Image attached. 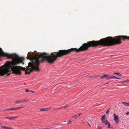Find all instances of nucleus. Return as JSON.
Listing matches in <instances>:
<instances>
[{
	"label": "nucleus",
	"mask_w": 129,
	"mask_h": 129,
	"mask_svg": "<svg viewBox=\"0 0 129 129\" xmlns=\"http://www.w3.org/2000/svg\"><path fill=\"white\" fill-rule=\"evenodd\" d=\"M22 102V100L17 101L15 102V103L17 104H19Z\"/></svg>",
	"instance_id": "obj_12"
},
{
	"label": "nucleus",
	"mask_w": 129,
	"mask_h": 129,
	"mask_svg": "<svg viewBox=\"0 0 129 129\" xmlns=\"http://www.w3.org/2000/svg\"><path fill=\"white\" fill-rule=\"evenodd\" d=\"M87 123L88 124V125H89V126L90 127H91V126L90 125V124L88 122H87Z\"/></svg>",
	"instance_id": "obj_22"
},
{
	"label": "nucleus",
	"mask_w": 129,
	"mask_h": 129,
	"mask_svg": "<svg viewBox=\"0 0 129 129\" xmlns=\"http://www.w3.org/2000/svg\"><path fill=\"white\" fill-rule=\"evenodd\" d=\"M111 79L112 78L117 79H119V78H118L114 76H111Z\"/></svg>",
	"instance_id": "obj_13"
},
{
	"label": "nucleus",
	"mask_w": 129,
	"mask_h": 129,
	"mask_svg": "<svg viewBox=\"0 0 129 129\" xmlns=\"http://www.w3.org/2000/svg\"><path fill=\"white\" fill-rule=\"evenodd\" d=\"M67 107V105H65V106H62V107H60V108H54V110H57L58 109H62L63 108H65Z\"/></svg>",
	"instance_id": "obj_9"
},
{
	"label": "nucleus",
	"mask_w": 129,
	"mask_h": 129,
	"mask_svg": "<svg viewBox=\"0 0 129 129\" xmlns=\"http://www.w3.org/2000/svg\"><path fill=\"white\" fill-rule=\"evenodd\" d=\"M29 101V100H26V102H28Z\"/></svg>",
	"instance_id": "obj_27"
},
{
	"label": "nucleus",
	"mask_w": 129,
	"mask_h": 129,
	"mask_svg": "<svg viewBox=\"0 0 129 129\" xmlns=\"http://www.w3.org/2000/svg\"><path fill=\"white\" fill-rule=\"evenodd\" d=\"M109 112V109H108V110L106 112V114H108Z\"/></svg>",
	"instance_id": "obj_20"
},
{
	"label": "nucleus",
	"mask_w": 129,
	"mask_h": 129,
	"mask_svg": "<svg viewBox=\"0 0 129 129\" xmlns=\"http://www.w3.org/2000/svg\"><path fill=\"white\" fill-rule=\"evenodd\" d=\"M30 92H31L33 93H34L35 92H34L32 90L30 91Z\"/></svg>",
	"instance_id": "obj_21"
},
{
	"label": "nucleus",
	"mask_w": 129,
	"mask_h": 129,
	"mask_svg": "<svg viewBox=\"0 0 129 129\" xmlns=\"http://www.w3.org/2000/svg\"><path fill=\"white\" fill-rule=\"evenodd\" d=\"M102 128V127L101 126H99L98 128V129H101Z\"/></svg>",
	"instance_id": "obj_19"
},
{
	"label": "nucleus",
	"mask_w": 129,
	"mask_h": 129,
	"mask_svg": "<svg viewBox=\"0 0 129 129\" xmlns=\"http://www.w3.org/2000/svg\"><path fill=\"white\" fill-rule=\"evenodd\" d=\"M50 109V108H41L40 109V110L41 111H47L49 110Z\"/></svg>",
	"instance_id": "obj_7"
},
{
	"label": "nucleus",
	"mask_w": 129,
	"mask_h": 129,
	"mask_svg": "<svg viewBox=\"0 0 129 129\" xmlns=\"http://www.w3.org/2000/svg\"><path fill=\"white\" fill-rule=\"evenodd\" d=\"M25 91L26 92H30V90H29L28 89H27Z\"/></svg>",
	"instance_id": "obj_18"
},
{
	"label": "nucleus",
	"mask_w": 129,
	"mask_h": 129,
	"mask_svg": "<svg viewBox=\"0 0 129 129\" xmlns=\"http://www.w3.org/2000/svg\"><path fill=\"white\" fill-rule=\"evenodd\" d=\"M8 110V109H6V110H5L4 111H7Z\"/></svg>",
	"instance_id": "obj_28"
},
{
	"label": "nucleus",
	"mask_w": 129,
	"mask_h": 129,
	"mask_svg": "<svg viewBox=\"0 0 129 129\" xmlns=\"http://www.w3.org/2000/svg\"><path fill=\"white\" fill-rule=\"evenodd\" d=\"M9 72V71L7 68H4V66L0 67V76H8L9 75V74H8Z\"/></svg>",
	"instance_id": "obj_3"
},
{
	"label": "nucleus",
	"mask_w": 129,
	"mask_h": 129,
	"mask_svg": "<svg viewBox=\"0 0 129 129\" xmlns=\"http://www.w3.org/2000/svg\"><path fill=\"white\" fill-rule=\"evenodd\" d=\"M33 100V101H36V100Z\"/></svg>",
	"instance_id": "obj_30"
},
{
	"label": "nucleus",
	"mask_w": 129,
	"mask_h": 129,
	"mask_svg": "<svg viewBox=\"0 0 129 129\" xmlns=\"http://www.w3.org/2000/svg\"><path fill=\"white\" fill-rule=\"evenodd\" d=\"M81 115V113H80L78 114V116H80Z\"/></svg>",
	"instance_id": "obj_29"
},
{
	"label": "nucleus",
	"mask_w": 129,
	"mask_h": 129,
	"mask_svg": "<svg viewBox=\"0 0 129 129\" xmlns=\"http://www.w3.org/2000/svg\"><path fill=\"white\" fill-rule=\"evenodd\" d=\"M75 119H77V118L78 117V116H77L76 115V116H75Z\"/></svg>",
	"instance_id": "obj_26"
},
{
	"label": "nucleus",
	"mask_w": 129,
	"mask_h": 129,
	"mask_svg": "<svg viewBox=\"0 0 129 129\" xmlns=\"http://www.w3.org/2000/svg\"><path fill=\"white\" fill-rule=\"evenodd\" d=\"M129 82V79H127L125 81H124L123 82Z\"/></svg>",
	"instance_id": "obj_17"
},
{
	"label": "nucleus",
	"mask_w": 129,
	"mask_h": 129,
	"mask_svg": "<svg viewBox=\"0 0 129 129\" xmlns=\"http://www.w3.org/2000/svg\"><path fill=\"white\" fill-rule=\"evenodd\" d=\"M5 56L9 58H11L12 60L11 61H8L6 63H5L2 66H4V68H7L9 71L8 73L10 75L11 71L10 70L11 69L12 71V73L14 74H19V72L18 67L17 66H15L20 63H23L24 58L22 57H20L17 55L15 54H9L8 53H4L2 50V48H0V58L2 56Z\"/></svg>",
	"instance_id": "obj_2"
},
{
	"label": "nucleus",
	"mask_w": 129,
	"mask_h": 129,
	"mask_svg": "<svg viewBox=\"0 0 129 129\" xmlns=\"http://www.w3.org/2000/svg\"><path fill=\"white\" fill-rule=\"evenodd\" d=\"M72 122V121H71L70 120H69L68 121V124H70Z\"/></svg>",
	"instance_id": "obj_16"
},
{
	"label": "nucleus",
	"mask_w": 129,
	"mask_h": 129,
	"mask_svg": "<svg viewBox=\"0 0 129 129\" xmlns=\"http://www.w3.org/2000/svg\"><path fill=\"white\" fill-rule=\"evenodd\" d=\"M113 116L114 121L117 124L119 122L118 116L117 115H116L115 113H113Z\"/></svg>",
	"instance_id": "obj_5"
},
{
	"label": "nucleus",
	"mask_w": 129,
	"mask_h": 129,
	"mask_svg": "<svg viewBox=\"0 0 129 129\" xmlns=\"http://www.w3.org/2000/svg\"><path fill=\"white\" fill-rule=\"evenodd\" d=\"M105 115H103L101 118V120L103 123H104L105 125H108V128H110V123L107 120H105Z\"/></svg>",
	"instance_id": "obj_4"
},
{
	"label": "nucleus",
	"mask_w": 129,
	"mask_h": 129,
	"mask_svg": "<svg viewBox=\"0 0 129 129\" xmlns=\"http://www.w3.org/2000/svg\"><path fill=\"white\" fill-rule=\"evenodd\" d=\"M106 79H111V76H108L106 78Z\"/></svg>",
	"instance_id": "obj_14"
},
{
	"label": "nucleus",
	"mask_w": 129,
	"mask_h": 129,
	"mask_svg": "<svg viewBox=\"0 0 129 129\" xmlns=\"http://www.w3.org/2000/svg\"><path fill=\"white\" fill-rule=\"evenodd\" d=\"M76 116V115H75L74 116H72L71 117H72V118H74Z\"/></svg>",
	"instance_id": "obj_24"
},
{
	"label": "nucleus",
	"mask_w": 129,
	"mask_h": 129,
	"mask_svg": "<svg viewBox=\"0 0 129 129\" xmlns=\"http://www.w3.org/2000/svg\"><path fill=\"white\" fill-rule=\"evenodd\" d=\"M126 115H127L128 114H129V112H127L126 113Z\"/></svg>",
	"instance_id": "obj_23"
},
{
	"label": "nucleus",
	"mask_w": 129,
	"mask_h": 129,
	"mask_svg": "<svg viewBox=\"0 0 129 129\" xmlns=\"http://www.w3.org/2000/svg\"><path fill=\"white\" fill-rule=\"evenodd\" d=\"M122 103L125 106H129V103H125L122 102Z\"/></svg>",
	"instance_id": "obj_10"
},
{
	"label": "nucleus",
	"mask_w": 129,
	"mask_h": 129,
	"mask_svg": "<svg viewBox=\"0 0 129 129\" xmlns=\"http://www.w3.org/2000/svg\"><path fill=\"white\" fill-rule=\"evenodd\" d=\"M114 74H115V75L117 74V75H119L120 76H121V75L119 73H114Z\"/></svg>",
	"instance_id": "obj_15"
},
{
	"label": "nucleus",
	"mask_w": 129,
	"mask_h": 129,
	"mask_svg": "<svg viewBox=\"0 0 129 129\" xmlns=\"http://www.w3.org/2000/svg\"><path fill=\"white\" fill-rule=\"evenodd\" d=\"M72 51H75L76 52H79V48H71L68 50H59L58 51L52 52L50 54L45 52L40 53L39 55H35L33 57L30 58L27 56V59L30 60L32 62H29L28 63V66L26 68L20 66L18 67V70L20 72L19 74H15L17 75H20L21 74V70L25 71L26 74H29L34 70L39 71V69L38 66L40 64V62H43L46 60L50 63H53L59 57H61L63 56L68 55Z\"/></svg>",
	"instance_id": "obj_1"
},
{
	"label": "nucleus",
	"mask_w": 129,
	"mask_h": 129,
	"mask_svg": "<svg viewBox=\"0 0 129 129\" xmlns=\"http://www.w3.org/2000/svg\"><path fill=\"white\" fill-rule=\"evenodd\" d=\"M18 116H14V117H5V118H6L7 119H9L10 120H13L15 119L16 118H18Z\"/></svg>",
	"instance_id": "obj_6"
},
{
	"label": "nucleus",
	"mask_w": 129,
	"mask_h": 129,
	"mask_svg": "<svg viewBox=\"0 0 129 129\" xmlns=\"http://www.w3.org/2000/svg\"><path fill=\"white\" fill-rule=\"evenodd\" d=\"M22 107H18L17 108H12L9 109H8V110H18L19 109L21 108Z\"/></svg>",
	"instance_id": "obj_8"
},
{
	"label": "nucleus",
	"mask_w": 129,
	"mask_h": 129,
	"mask_svg": "<svg viewBox=\"0 0 129 129\" xmlns=\"http://www.w3.org/2000/svg\"><path fill=\"white\" fill-rule=\"evenodd\" d=\"M22 102H26V100H22Z\"/></svg>",
	"instance_id": "obj_25"
},
{
	"label": "nucleus",
	"mask_w": 129,
	"mask_h": 129,
	"mask_svg": "<svg viewBox=\"0 0 129 129\" xmlns=\"http://www.w3.org/2000/svg\"><path fill=\"white\" fill-rule=\"evenodd\" d=\"M108 76H109V75H107L105 74V75H103V76H100V77L101 78H104V77H106V78L107 77H108Z\"/></svg>",
	"instance_id": "obj_11"
}]
</instances>
